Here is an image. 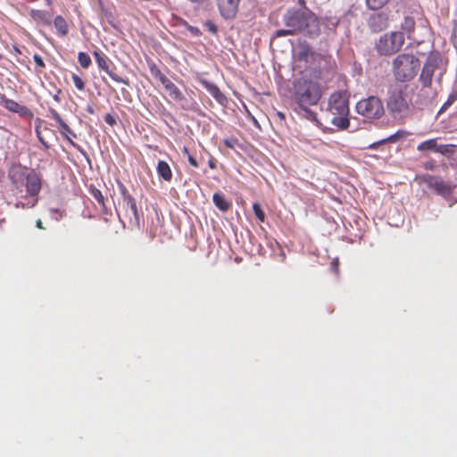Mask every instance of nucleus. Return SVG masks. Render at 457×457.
<instances>
[{"instance_id": "nucleus-58", "label": "nucleus", "mask_w": 457, "mask_h": 457, "mask_svg": "<svg viewBox=\"0 0 457 457\" xmlns=\"http://www.w3.org/2000/svg\"><path fill=\"white\" fill-rule=\"evenodd\" d=\"M54 100L58 101L59 100V97L57 96H54Z\"/></svg>"}, {"instance_id": "nucleus-48", "label": "nucleus", "mask_w": 457, "mask_h": 457, "mask_svg": "<svg viewBox=\"0 0 457 457\" xmlns=\"http://www.w3.org/2000/svg\"><path fill=\"white\" fill-rule=\"evenodd\" d=\"M338 267V259H335L331 263V269H333L335 271H337Z\"/></svg>"}, {"instance_id": "nucleus-42", "label": "nucleus", "mask_w": 457, "mask_h": 457, "mask_svg": "<svg viewBox=\"0 0 457 457\" xmlns=\"http://www.w3.org/2000/svg\"><path fill=\"white\" fill-rule=\"evenodd\" d=\"M395 137H396V134H395V135H393V136H391V137H388V138H386V139H383V140H381V141H379V142L373 143V144H371V145H370V149H375L377 145H380V144H382V143H385V142H386V141L394 140V138H395Z\"/></svg>"}, {"instance_id": "nucleus-34", "label": "nucleus", "mask_w": 457, "mask_h": 457, "mask_svg": "<svg viewBox=\"0 0 457 457\" xmlns=\"http://www.w3.org/2000/svg\"><path fill=\"white\" fill-rule=\"evenodd\" d=\"M71 79H72L74 86L76 87L77 89H79L80 91L84 90L85 82L83 81V79L80 77H79L77 74L73 73L71 75Z\"/></svg>"}, {"instance_id": "nucleus-27", "label": "nucleus", "mask_w": 457, "mask_h": 457, "mask_svg": "<svg viewBox=\"0 0 457 457\" xmlns=\"http://www.w3.org/2000/svg\"><path fill=\"white\" fill-rule=\"evenodd\" d=\"M457 152V146L454 145H439L436 148V153L443 154L445 155L454 154Z\"/></svg>"}, {"instance_id": "nucleus-28", "label": "nucleus", "mask_w": 457, "mask_h": 457, "mask_svg": "<svg viewBox=\"0 0 457 457\" xmlns=\"http://www.w3.org/2000/svg\"><path fill=\"white\" fill-rule=\"evenodd\" d=\"M78 61H79L80 66L84 69L88 68L89 65L91 64L90 56L87 53H84V52L79 53Z\"/></svg>"}, {"instance_id": "nucleus-46", "label": "nucleus", "mask_w": 457, "mask_h": 457, "mask_svg": "<svg viewBox=\"0 0 457 457\" xmlns=\"http://www.w3.org/2000/svg\"><path fill=\"white\" fill-rule=\"evenodd\" d=\"M187 161L190 163V165H192L193 167H195V168L198 167L197 161L191 154H188Z\"/></svg>"}, {"instance_id": "nucleus-38", "label": "nucleus", "mask_w": 457, "mask_h": 457, "mask_svg": "<svg viewBox=\"0 0 457 457\" xmlns=\"http://www.w3.org/2000/svg\"><path fill=\"white\" fill-rule=\"evenodd\" d=\"M224 145L230 148V149H234L237 144V138H233V137H230V138H225L224 139Z\"/></svg>"}, {"instance_id": "nucleus-50", "label": "nucleus", "mask_w": 457, "mask_h": 457, "mask_svg": "<svg viewBox=\"0 0 457 457\" xmlns=\"http://www.w3.org/2000/svg\"><path fill=\"white\" fill-rule=\"evenodd\" d=\"M51 212H52L53 213H54V214H58V216H54V217L55 220H58L62 217V214H61V213H59L58 210H54V209H52V210H51Z\"/></svg>"}, {"instance_id": "nucleus-44", "label": "nucleus", "mask_w": 457, "mask_h": 457, "mask_svg": "<svg viewBox=\"0 0 457 457\" xmlns=\"http://www.w3.org/2000/svg\"><path fill=\"white\" fill-rule=\"evenodd\" d=\"M187 29H188V31H190V32H191V34H192V35H194V36L198 37V36H200V35H201V31H200V29H199L198 28H196V27H194V26H190V25H189V26H187Z\"/></svg>"}, {"instance_id": "nucleus-30", "label": "nucleus", "mask_w": 457, "mask_h": 457, "mask_svg": "<svg viewBox=\"0 0 457 457\" xmlns=\"http://www.w3.org/2000/svg\"><path fill=\"white\" fill-rule=\"evenodd\" d=\"M37 201H38V197H36V198H33V199L30 198L26 203L18 201L14 204V206H15V208H22V209L32 208V207H34L37 204Z\"/></svg>"}, {"instance_id": "nucleus-49", "label": "nucleus", "mask_w": 457, "mask_h": 457, "mask_svg": "<svg viewBox=\"0 0 457 457\" xmlns=\"http://www.w3.org/2000/svg\"><path fill=\"white\" fill-rule=\"evenodd\" d=\"M208 165H209V167H210L211 169H215V168H216L215 162H214V160H212V159L209 160V162H208Z\"/></svg>"}, {"instance_id": "nucleus-23", "label": "nucleus", "mask_w": 457, "mask_h": 457, "mask_svg": "<svg viewBox=\"0 0 457 457\" xmlns=\"http://www.w3.org/2000/svg\"><path fill=\"white\" fill-rule=\"evenodd\" d=\"M60 126V133L67 139V141L74 147L79 148V145L74 143L71 138L69 137V135L73 136L76 137V134L71 130V129L66 124L64 121L61 122L59 124Z\"/></svg>"}, {"instance_id": "nucleus-40", "label": "nucleus", "mask_w": 457, "mask_h": 457, "mask_svg": "<svg viewBox=\"0 0 457 457\" xmlns=\"http://www.w3.org/2000/svg\"><path fill=\"white\" fill-rule=\"evenodd\" d=\"M204 26L207 28V29L215 34L217 32V26L211 21H207L204 24Z\"/></svg>"}, {"instance_id": "nucleus-55", "label": "nucleus", "mask_w": 457, "mask_h": 457, "mask_svg": "<svg viewBox=\"0 0 457 457\" xmlns=\"http://www.w3.org/2000/svg\"><path fill=\"white\" fill-rule=\"evenodd\" d=\"M47 5H50L52 4V0H45Z\"/></svg>"}, {"instance_id": "nucleus-15", "label": "nucleus", "mask_w": 457, "mask_h": 457, "mask_svg": "<svg viewBox=\"0 0 457 457\" xmlns=\"http://www.w3.org/2000/svg\"><path fill=\"white\" fill-rule=\"evenodd\" d=\"M296 59L305 63H312L314 61V53L309 44L300 43L296 51Z\"/></svg>"}, {"instance_id": "nucleus-54", "label": "nucleus", "mask_w": 457, "mask_h": 457, "mask_svg": "<svg viewBox=\"0 0 457 457\" xmlns=\"http://www.w3.org/2000/svg\"><path fill=\"white\" fill-rule=\"evenodd\" d=\"M189 1L192 2V3H201L204 0H189Z\"/></svg>"}, {"instance_id": "nucleus-41", "label": "nucleus", "mask_w": 457, "mask_h": 457, "mask_svg": "<svg viewBox=\"0 0 457 457\" xmlns=\"http://www.w3.org/2000/svg\"><path fill=\"white\" fill-rule=\"evenodd\" d=\"M33 59H34L35 63L38 67H41V68L45 67V62H44L42 57L39 54H34Z\"/></svg>"}, {"instance_id": "nucleus-56", "label": "nucleus", "mask_w": 457, "mask_h": 457, "mask_svg": "<svg viewBox=\"0 0 457 457\" xmlns=\"http://www.w3.org/2000/svg\"><path fill=\"white\" fill-rule=\"evenodd\" d=\"M426 168H427V169H432V168H433V165H432V164H427V165H426Z\"/></svg>"}, {"instance_id": "nucleus-1", "label": "nucleus", "mask_w": 457, "mask_h": 457, "mask_svg": "<svg viewBox=\"0 0 457 457\" xmlns=\"http://www.w3.org/2000/svg\"><path fill=\"white\" fill-rule=\"evenodd\" d=\"M285 25L295 33L314 37L320 34V23L313 12L307 9H289L283 17Z\"/></svg>"}, {"instance_id": "nucleus-31", "label": "nucleus", "mask_w": 457, "mask_h": 457, "mask_svg": "<svg viewBox=\"0 0 457 457\" xmlns=\"http://www.w3.org/2000/svg\"><path fill=\"white\" fill-rule=\"evenodd\" d=\"M389 0H366L367 5L372 10L379 9Z\"/></svg>"}, {"instance_id": "nucleus-14", "label": "nucleus", "mask_w": 457, "mask_h": 457, "mask_svg": "<svg viewBox=\"0 0 457 457\" xmlns=\"http://www.w3.org/2000/svg\"><path fill=\"white\" fill-rule=\"evenodd\" d=\"M352 16H353V10L349 9L342 18H337L335 16L326 17L324 26L328 30H330L335 33L337 28L340 24L344 23L345 20H347V21H349Z\"/></svg>"}, {"instance_id": "nucleus-7", "label": "nucleus", "mask_w": 457, "mask_h": 457, "mask_svg": "<svg viewBox=\"0 0 457 457\" xmlns=\"http://www.w3.org/2000/svg\"><path fill=\"white\" fill-rule=\"evenodd\" d=\"M403 43V33L395 31L381 36L376 44V48L380 54L389 55L398 52Z\"/></svg>"}, {"instance_id": "nucleus-3", "label": "nucleus", "mask_w": 457, "mask_h": 457, "mask_svg": "<svg viewBox=\"0 0 457 457\" xmlns=\"http://www.w3.org/2000/svg\"><path fill=\"white\" fill-rule=\"evenodd\" d=\"M420 68V61L413 54H402L393 61V72L399 81H409L413 79Z\"/></svg>"}, {"instance_id": "nucleus-36", "label": "nucleus", "mask_w": 457, "mask_h": 457, "mask_svg": "<svg viewBox=\"0 0 457 457\" xmlns=\"http://www.w3.org/2000/svg\"><path fill=\"white\" fill-rule=\"evenodd\" d=\"M303 112H304L306 118L309 120H315L316 119V113L309 109V106L306 107H299Z\"/></svg>"}, {"instance_id": "nucleus-12", "label": "nucleus", "mask_w": 457, "mask_h": 457, "mask_svg": "<svg viewBox=\"0 0 457 457\" xmlns=\"http://www.w3.org/2000/svg\"><path fill=\"white\" fill-rule=\"evenodd\" d=\"M24 183L26 186L27 193L30 198L33 199L37 197V195L41 189V180L38 175L34 171L29 172L27 179Z\"/></svg>"}, {"instance_id": "nucleus-24", "label": "nucleus", "mask_w": 457, "mask_h": 457, "mask_svg": "<svg viewBox=\"0 0 457 457\" xmlns=\"http://www.w3.org/2000/svg\"><path fill=\"white\" fill-rule=\"evenodd\" d=\"M54 25L59 35L64 37L68 33V26L66 21L60 15L54 20Z\"/></svg>"}, {"instance_id": "nucleus-37", "label": "nucleus", "mask_w": 457, "mask_h": 457, "mask_svg": "<svg viewBox=\"0 0 457 457\" xmlns=\"http://www.w3.org/2000/svg\"><path fill=\"white\" fill-rule=\"evenodd\" d=\"M295 30H293V28H288L287 29H278L276 31V36L277 37H285V36H287V35H293L295 34Z\"/></svg>"}, {"instance_id": "nucleus-57", "label": "nucleus", "mask_w": 457, "mask_h": 457, "mask_svg": "<svg viewBox=\"0 0 457 457\" xmlns=\"http://www.w3.org/2000/svg\"><path fill=\"white\" fill-rule=\"evenodd\" d=\"M278 116H279L280 118H284V114H283V113L278 112Z\"/></svg>"}, {"instance_id": "nucleus-13", "label": "nucleus", "mask_w": 457, "mask_h": 457, "mask_svg": "<svg viewBox=\"0 0 457 457\" xmlns=\"http://www.w3.org/2000/svg\"><path fill=\"white\" fill-rule=\"evenodd\" d=\"M369 27L374 32H379L387 26V16L384 12L373 13L368 21Z\"/></svg>"}, {"instance_id": "nucleus-5", "label": "nucleus", "mask_w": 457, "mask_h": 457, "mask_svg": "<svg viewBox=\"0 0 457 457\" xmlns=\"http://www.w3.org/2000/svg\"><path fill=\"white\" fill-rule=\"evenodd\" d=\"M445 64L440 53H430V54L427 57L420 77V80L422 86L430 87L433 77H436L437 81L440 82L441 78L445 74Z\"/></svg>"}, {"instance_id": "nucleus-39", "label": "nucleus", "mask_w": 457, "mask_h": 457, "mask_svg": "<svg viewBox=\"0 0 457 457\" xmlns=\"http://www.w3.org/2000/svg\"><path fill=\"white\" fill-rule=\"evenodd\" d=\"M49 112L51 114V117L58 123L60 124L61 122L63 121V120L61 118L60 114L54 110V109H50L49 110Z\"/></svg>"}, {"instance_id": "nucleus-6", "label": "nucleus", "mask_w": 457, "mask_h": 457, "mask_svg": "<svg viewBox=\"0 0 457 457\" xmlns=\"http://www.w3.org/2000/svg\"><path fill=\"white\" fill-rule=\"evenodd\" d=\"M386 107L394 119H402L407 115L409 104L400 87H395L389 90Z\"/></svg>"}, {"instance_id": "nucleus-45", "label": "nucleus", "mask_w": 457, "mask_h": 457, "mask_svg": "<svg viewBox=\"0 0 457 457\" xmlns=\"http://www.w3.org/2000/svg\"><path fill=\"white\" fill-rule=\"evenodd\" d=\"M94 196L99 204H104V196L99 190H96L94 193Z\"/></svg>"}, {"instance_id": "nucleus-26", "label": "nucleus", "mask_w": 457, "mask_h": 457, "mask_svg": "<svg viewBox=\"0 0 457 457\" xmlns=\"http://www.w3.org/2000/svg\"><path fill=\"white\" fill-rule=\"evenodd\" d=\"M415 26L414 19L411 17H405L402 23V29L407 33L408 37H411V33L413 31Z\"/></svg>"}, {"instance_id": "nucleus-35", "label": "nucleus", "mask_w": 457, "mask_h": 457, "mask_svg": "<svg viewBox=\"0 0 457 457\" xmlns=\"http://www.w3.org/2000/svg\"><path fill=\"white\" fill-rule=\"evenodd\" d=\"M457 100V93L453 92L449 95L446 102L443 104L440 109V112L446 110L450 105H452Z\"/></svg>"}, {"instance_id": "nucleus-43", "label": "nucleus", "mask_w": 457, "mask_h": 457, "mask_svg": "<svg viewBox=\"0 0 457 457\" xmlns=\"http://www.w3.org/2000/svg\"><path fill=\"white\" fill-rule=\"evenodd\" d=\"M104 121L111 126H113L116 123L115 118L110 113H107L104 116Z\"/></svg>"}, {"instance_id": "nucleus-47", "label": "nucleus", "mask_w": 457, "mask_h": 457, "mask_svg": "<svg viewBox=\"0 0 457 457\" xmlns=\"http://www.w3.org/2000/svg\"><path fill=\"white\" fill-rule=\"evenodd\" d=\"M120 192H121V195H122V199L125 198L126 195H129L128 190H127V188L122 184H120Z\"/></svg>"}, {"instance_id": "nucleus-18", "label": "nucleus", "mask_w": 457, "mask_h": 457, "mask_svg": "<svg viewBox=\"0 0 457 457\" xmlns=\"http://www.w3.org/2000/svg\"><path fill=\"white\" fill-rule=\"evenodd\" d=\"M29 16L37 24L50 25L52 22V15L49 12L44 10H30Z\"/></svg>"}, {"instance_id": "nucleus-10", "label": "nucleus", "mask_w": 457, "mask_h": 457, "mask_svg": "<svg viewBox=\"0 0 457 457\" xmlns=\"http://www.w3.org/2000/svg\"><path fill=\"white\" fill-rule=\"evenodd\" d=\"M219 12L225 20H233L238 11L240 0H216Z\"/></svg>"}, {"instance_id": "nucleus-51", "label": "nucleus", "mask_w": 457, "mask_h": 457, "mask_svg": "<svg viewBox=\"0 0 457 457\" xmlns=\"http://www.w3.org/2000/svg\"><path fill=\"white\" fill-rule=\"evenodd\" d=\"M37 227L39 228H43V226H42V221L40 220H37Z\"/></svg>"}, {"instance_id": "nucleus-9", "label": "nucleus", "mask_w": 457, "mask_h": 457, "mask_svg": "<svg viewBox=\"0 0 457 457\" xmlns=\"http://www.w3.org/2000/svg\"><path fill=\"white\" fill-rule=\"evenodd\" d=\"M416 181L419 184H425L429 189L436 191L445 198L448 197L452 193V187L437 176L422 174L416 177Z\"/></svg>"}, {"instance_id": "nucleus-29", "label": "nucleus", "mask_w": 457, "mask_h": 457, "mask_svg": "<svg viewBox=\"0 0 457 457\" xmlns=\"http://www.w3.org/2000/svg\"><path fill=\"white\" fill-rule=\"evenodd\" d=\"M150 71L151 74L157 79L161 83L164 81V79H167L168 78L158 69V67L155 64H152L150 66Z\"/></svg>"}, {"instance_id": "nucleus-53", "label": "nucleus", "mask_w": 457, "mask_h": 457, "mask_svg": "<svg viewBox=\"0 0 457 457\" xmlns=\"http://www.w3.org/2000/svg\"><path fill=\"white\" fill-rule=\"evenodd\" d=\"M87 111L89 113H94V109H93V107H92V106H87Z\"/></svg>"}, {"instance_id": "nucleus-25", "label": "nucleus", "mask_w": 457, "mask_h": 457, "mask_svg": "<svg viewBox=\"0 0 457 457\" xmlns=\"http://www.w3.org/2000/svg\"><path fill=\"white\" fill-rule=\"evenodd\" d=\"M437 143L436 139H429L426 140L422 143H420L418 145V150L420 151H426V150H432L434 152H436V148H438Z\"/></svg>"}, {"instance_id": "nucleus-19", "label": "nucleus", "mask_w": 457, "mask_h": 457, "mask_svg": "<svg viewBox=\"0 0 457 457\" xmlns=\"http://www.w3.org/2000/svg\"><path fill=\"white\" fill-rule=\"evenodd\" d=\"M162 85L164 87L169 96L175 101L180 102L185 99V96L179 89V87L170 79H164Z\"/></svg>"}, {"instance_id": "nucleus-52", "label": "nucleus", "mask_w": 457, "mask_h": 457, "mask_svg": "<svg viewBox=\"0 0 457 457\" xmlns=\"http://www.w3.org/2000/svg\"><path fill=\"white\" fill-rule=\"evenodd\" d=\"M183 153H184L185 154H187V156H188V154H189V151H188V149H187V147H186V146H184V147H183Z\"/></svg>"}, {"instance_id": "nucleus-11", "label": "nucleus", "mask_w": 457, "mask_h": 457, "mask_svg": "<svg viewBox=\"0 0 457 457\" xmlns=\"http://www.w3.org/2000/svg\"><path fill=\"white\" fill-rule=\"evenodd\" d=\"M94 55L96 57V61L97 62L98 67L104 71L111 78L116 82L123 83L126 86L129 85V81L128 79H123L121 77H119L117 74L113 73L109 69V63L111 62L110 60L102 53L95 51Z\"/></svg>"}, {"instance_id": "nucleus-8", "label": "nucleus", "mask_w": 457, "mask_h": 457, "mask_svg": "<svg viewBox=\"0 0 457 457\" xmlns=\"http://www.w3.org/2000/svg\"><path fill=\"white\" fill-rule=\"evenodd\" d=\"M356 111L366 119H378L383 115L384 107L378 97L370 96L357 103Z\"/></svg>"}, {"instance_id": "nucleus-16", "label": "nucleus", "mask_w": 457, "mask_h": 457, "mask_svg": "<svg viewBox=\"0 0 457 457\" xmlns=\"http://www.w3.org/2000/svg\"><path fill=\"white\" fill-rule=\"evenodd\" d=\"M28 174L26 172L25 168L21 165H16L12 167L9 172V177L12 180V183L18 187L19 185H23L25 180L27 179Z\"/></svg>"}, {"instance_id": "nucleus-22", "label": "nucleus", "mask_w": 457, "mask_h": 457, "mask_svg": "<svg viewBox=\"0 0 457 457\" xmlns=\"http://www.w3.org/2000/svg\"><path fill=\"white\" fill-rule=\"evenodd\" d=\"M212 201L215 206L222 212H226L230 207V204L225 199L222 194L215 193L212 196Z\"/></svg>"}, {"instance_id": "nucleus-17", "label": "nucleus", "mask_w": 457, "mask_h": 457, "mask_svg": "<svg viewBox=\"0 0 457 457\" xmlns=\"http://www.w3.org/2000/svg\"><path fill=\"white\" fill-rule=\"evenodd\" d=\"M201 83L219 104H223L227 101L226 96L215 84L204 79L201 80Z\"/></svg>"}, {"instance_id": "nucleus-4", "label": "nucleus", "mask_w": 457, "mask_h": 457, "mask_svg": "<svg viewBox=\"0 0 457 457\" xmlns=\"http://www.w3.org/2000/svg\"><path fill=\"white\" fill-rule=\"evenodd\" d=\"M321 97L318 84L312 81H297L295 85L294 98L298 107L316 105Z\"/></svg>"}, {"instance_id": "nucleus-20", "label": "nucleus", "mask_w": 457, "mask_h": 457, "mask_svg": "<svg viewBox=\"0 0 457 457\" xmlns=\"http://www.w3.org/2000/svg\"><path fill=\"white\" fill-rule=\"evenodd\" d=\"M157 173L165 181H170L172 178V171L170 165L164 161H159L157 163Z\"/></svg>"}, {"instance_id": "nucleus-2", "label": "nucleus", "mask_w": 457, "mask_h": 457, "mask_svg": "<svg viewBox=\"0 0 457 457\" xmlns=\"http://www.w3.org/2000/svg\"><path fill=\"white\" fill-rule=\"evenodd\" d=\"M328 111L331 115L330 121L332 125L340 129H345L349 127V105L346 93L336 92L332 94L328 100Z\"/></svg>"}, {"instance_id": "nucleus-32", "label": "nucleus", "mask_w": 457, "mask_h": 457, "mask_svg": "<svg viewBox=\"0 0 457 457\" xmlns=\"http://www.w3.org/2000/svg\"><path fill=\"white\" fill-rule=\"evenodd\" d=\"M253 212L255 214V216L257 217V219L263 222L264 220H265V213L262 210V207L261 205L258 204V203H254L253 204Z\"/></svg>"}, {"instance_id": "nucleus-33", "label": "nucleus", "mask_w": 457, "mask_h": 457, "mask_svg": "<svg viewBox=\"0 0 457 457\" xmlns=\"http://www.w3.org/2000/svg\"><path fill=\"white\" fill-rule=\"evenodd\" d=\"M5 107L8 110L14 112H19L22 108V106L21 104H19L17 102L13 101V100H6Z\"/></svg>"}, {"instance_id": "nucleus-21", "label": "nucleus", "mask_w": 457, "mask_h": 457, "mask_svg": "<svg viewBox=\"0 0 457 457\" xmlns=\"http://www.w3.org/2000/svg\"><path fill=\"white\" fill-rule=\"evenodd\" d=\"M123 205L129 209L132 215L134 216L135 222L138 225L139 224V216L137 209V204L135 199L130 195H126L125 198L122 199Z\"/></svg>"}]
</instances>
